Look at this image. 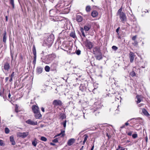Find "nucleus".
Wrapping results in <instances>:
<instances>
[{
  "instance_id": "f257e3e1",
  "label": "nucleus",
  "mask_w": 150,
  "mask_h": 150,
  "mask_svg": "<svg viewBox=\"0 0 150 150\" xmlns=\"http://www.w3.org/2000/svg\"><path fill=\"white\" fill-rule=\"evenodd\" d=\"M122 7L120 8L118 11L117 14L119 15L120 19L122 23H124L127 20V18L125 14L122 12Z\"/></svg>"
},
{
  "instance_id": "f03ea898",
  "label": "nucleus",
  "mask_w": 150,
  "mask_h": 150,
  "mask_svg": "<svg viewBox=\"0 0 150 150\" xmlns=\"http://www.w3.org/2000/svg\"><path fill=\"white\" fill-rule=\"evenodd\" d=\"M54 39L53 35H50L46 39L44 40V42L47 45L50 46L53 43Z\"/></svg>"
},
{
  "instance_id": "7ed1b4c3",
  "label": "nucleus",
  "mask_w": 150,
  "mask_h": 150,
  "mask_svg": "<svg viewBox=\"0 0 150 150\" xmlns=\"http://www.w3.org/2000/svg\"><path fill=\"white\" fill-rule=\"evenodd\" d=\"M2 69L4 73L6 75H7V72H8L11 68L10 64L8 62L4 63L2 67Z\"/></svg>"
},
{
  "instance_id": "20e7f679",
  "label": "nucleus",
  "mask_w": 150,
  "mask_h": 150,
  "mask_svg": "<svg viewBox=\"0 0 150 150\" xmlns=\"http://www.w3.org/2000/svg\"><path fill=\"white\" fill-rule=\"evenodd\" d=\"M62 103L61 101L59 100H55L52 103V104L54 107H56L57 106H61L62 105Z\"/></svg>"
},
{
  "instance_id": "39448f33",
  "label": "nucleus",
  "mask_w": 150,
  "mask_h": 150,
  "mask_svg": "<svg viewBox=\"0 0 150 150\" xmlns=\"http://www.w3.org/2000/svg\"><path fill=\"white\" fill-rule=\"evenodd\" d=\"M29 134L28 132H19L17 133V136L18 137H21L22 138L26 137Z\"/></svg>"
},
{
  "instance_id": "423d86ee",
  "label": "nucleus",
  "mask_w": 150,
  "mask_h": 150,
  "mask_svg": "<svg viewBox=\"0 0 150 150\" xmlns=\"http://www.w3.org/2000/svg\"><path fill=\"white\" fill-rule=\"evenodd\" d=\"M93 54L95 55H97L99 54H100L101 52L99 47L96 46L94 47L93 49Z\"/></svg>"
},
{
  "instance_id": "0eeeda50",
  "label": "nucleus",
  "mask_w": 150,
  "mask_h": 150,
  "mask_svg": "<svg viewBox=\"0 0 150 150\" xmlns=\"http://www.w3.org/2000/svg\"><path fill=\"white\" fill-rule=\"evenodd\" d=\"M26 122L28 124L33 125H38L37 122L36 121L34 122L30 119H29L26 121Z\"/></svg>"
},
{
  "instance_id": "6e6552de",
  "label": "nucleus",
  "mask_w": 150,
  "mask_h": 150,
  "mask_svg": "<svg viewBox=\"0 0 150 150\" xmlns=\"http://www.w3.org/2000/svg\"><path fill=\"white\" fill-rule=\"evenodd\" d=\"M134 54L132 52H130L129 53V57L131 62L132 63L133 62L134 59Z\"/></svg>"
},
{
  "instance_id": "1a4fd4ad",
  "label": "nucleus",
  "mask_w": 150,
  "mask_h": 150,
  "mask_svg": "<svg viewBox=\"0 0 150 150\" xmlns=\"http://www.w3.org/2000/svg\"><path fill=\"white\" fill-rule=\"evenodd\" d=\"M32 109L34 113H36L40 111L39 107L37 105H33L32 107Z\"/></svg>"
},
{
  "instance_id": "9d476101",
  "label": "nucleus",
  "mask_w": 150,
  "mask_h": 150,
  "mask_svg": "<svg viewBox=\"0 0 150 150\" xmlns=\"http://www.w3.org/2000/svg\"><path fill=\"white\" fill-rule=\"evenodd\" d=\"M34 116L37 119H40L42 117V115L41 114L40 111L34 113Z\"/></svg>"
},
{
  "instance_id": "9b49d317",
  "label": "nucleus",
  "mask_w": 150,
  "mask_h": 150,
  "mask_svg": "<svg viewBox=\"0 0 150 150\" xmlns=\"http://www.w3.org/2000/svg\"><path fill=\"white\" fill-rule=\"evenodd\" d=\"M75 139L73 138H71L67 142V144L69 146L71 145L74 142Z\"/></svg>"
},
{
  "instance_id": "f8f14e48",
  "label": "nucleus",
  "mask_w": 150,
  "mask_h": 150,
  "mask_svg": "<svg viewBox=\"0 0 150 150\" xmlns=\"http://www.w3.org/2000/svg\"><path fill=\"white\" fill-rule=\"evenodd\" d=\"M52 20L54 21H63V18L60 17H55L52 19Z\"/></svg>"
},
{
  "instance_id": "ddd939ff",
  "label": "nucleus",
  "mask_w": 150,
  "mask_h": 150,
  "mask_svg": "<svg viewBox=\"0 0 150 150\" xmlns=\"http://www.w3.org/2000/svg\"><path fill=\"white\" fill-rule=\"evenodd\" d=\"M93 46V45L92 42L89 41L87 42L86 44V46L89 49H91Z\"/></svg>"
},
{
  "instance_id": "4468645a",
  "label": "nucleus",
  "mask_w": 150,
  "mask_h": 150,
  "mask_svg": "<svg viewBox=\"0 0 150 150\" xmlns=\"http://www.w3.org/2000/svg\"><path fill=\"white\" fill-rule=\"evenodd\" d=\"M142 113L145 115L147 116H149L150 115L148 113L147 110L144 108L142 109Z\"/></svg>"
},
{
  "instance_id": "2eb2a0df",
  "label": "nucleus",
  "mask_w": 150,
  "mask_h": 150,
  "mask_svg": "<svg viewBox=\"0 0 150 150\" xmlns=\"http://www.w3.org/2000/svg\"><path fill=\"white\" fill-rule=\"evenodd\" d=\"M95 57L97 60H99L102 59L103 58L102 53H101L100 54H97V55H96L95 56Z\"/></svg>"
},
{
  "instance_id": "dca6fc26",
  "label": "nucleus",
  "mask_w": 150,
  "mask_h": 150,
  "mask_svg": "<svg viewBox=\"0 0 150 150\" xmlns=\"http://www.w3.org/2000/svg\"><path fill=\"white\" fill-rule=\"evenodd\" d=\"M43 69V68L40 67H38L36 69V72L38 74H40L42 72Z\"/></svg>"
},
{
  "instance_id": "f3484780",
  "label": "nucleus",
  "mask_w": 150,
  "mask_h": 150,
  "mask_svg": "<svg viewBox=\"0 0 150 150\" xmlns=\"http://www.w3.org/2000/svg\"><path fill=\"white\" fill-rule=\"evenodd\" d=\"M76 20L78 22H80L82 21L83 18L81 16L78 15L76 16Z\"/></svg>"
},
{
  "instance_id": "a211bd4d",
  "label": "nucleus",
  "mask_w": 150,
  "mask_h": 150,
  "mask_svg": "<svg viewBox=\"0 0 150 150\" xmlns=\"http://www.w3.org/2000/svg\"><path fill=\"white\" fill-rule=\"evenodd\" d=\"M10 141L11 143V144L12 145H15L16 144L15 142L14 139L13 137L11 136L10 137Z\"/></svg>"
},
{
  "instance_id": "6ab92c4d",
  "label": "nucleus",
  "mask_w": 150,
  "mask_h": 150,
  "mask_svg": "<svg viewBox=\"0 0 150 150\" xmlns=\"http://www.w3.org/2000/svg\"><path fill=\"white\" fill-rule=\"evenodd\" d=\"M91 28V25H88L84 26V29L85 31H87L90 30Z\"/></svg>"
},
{
  "instance_id": "aec40b11",
  "label": "nucleus",
  "mask_w": 150,
  "mask_h": 150,
  "mask_svg": "<svg viewBox=\"0 0 150 150\" xmlns=\"http://www.w3.org/2000/svg\"><path fill=\"white\" fill-rule=\"evenodd\" d=\"M64 132L65 131L64 130H61V132L57 135H56L54 137L59 136H61V137H63L64 135Z\"/></svg>"
},
{
  "instance_id": "412c9836",
  "label": "nucleus",
  "mask_w": 150,
  "mask_h": 150,
  "mask_svg": "<svg viewBox=\"0 0 150 150\" xmlns=\"http://www.w3.org/2000/svg\"><path fill=\"white\" fill-rule=\"evenodd\" d=\"M6 31H5L4 32L3 34V41L4 42L6 43Z\"/></svg>"
},
{
  "instance_id": "4be33fe9",
  "label": "nucleus",
  "mask_w": 150,
  "mask_h": 150,
  "mask_svg": "<svg viewBox=\"0 0 150 150\" xmlns=\"http://www.w3.org/2000/svg\"><path fill=\"white\" fill-rule=\"evenodd\" d=\"M98 15V12L96 11H94L91 13V16L93 17H96Z\"/></svg>"
},
{
  "instance_id": "5701e85b",
  "label": "nucleus",
  "mask_w": 150,
  "mask_h": 150,
  "mask_svg": "<svg viewBox=\"0 0 150 150\" xmlns=\"http://www.w3.org/2000/svg\"><path fill=\"white\" fill-rule=\"evenodd\" d=\"M52 69V70H56L57 68V64L55 63H53L50 67Z\"/></svg>"
},
{
  "instance_id": "b1692460",
  "label": "nucleus",
  "mask_w": 150,
  "mask_h": 150,
  "mask_svg": "<svg viewBox=\"0 0 150 150\" xmlns=\"http://www.w3.org/2000/svg\"><path fill=\"white\" fill-rule=\"evenodd\" d=\"M32 51L34 56H36V52L35 47V45H33V46Z\"/></svg>"
},
{
  "instance_id": "393cba45",
  "label": "nucleus",
  "mask_w": 150,
  "mask_h": 150,
  "mask_svg": "<svg viewBox=\"0 0 150 150\" xmlns=\"http://www.w3.org/2000/svg\"><path fill=\"white\" fill-rule=\"evenodd\" d=\"M80 90L82 91H83L86 89V87L84 86L83 84H81L79 87Z\"/></svg>"
},
{
  "instance_id": "a878e982",
  "label": "nucleus",
  "mask_w": 150,
  "mask_h": 150,
  "mask_svg": "<svg viewBox=\"0 0 150 150\" xmlns=\"http://www.w3.org/2000/svg\"><path fill=\"white\" fill-rule=\"evenodd\" d=\"M10 3L11 4L13 8H14V0H9Z\"/></svg>"
},
{
  "instance_id": "bb28decb",
  "label": "nucleus",
  "mask_w": 150,
  "mask_h": 150,
  "mask_svg": "<svg viewBox=\"0 0 150 150\" xmlns=\"http://www.w3.org/2000/svg\"><path fill=\"white\" fill-rule=\"evenodd\" d=\"M137 103H140L141 101V98L139 96H137Z\"/></svg>"
},
{
  "instance_id": "cd10ccee",
  "label": "nucleus",
  "mask_w": 150,
  "mask_h": 150,
  "mask_svg": "<svg viewBox=\"0 0 150 150\" xmlns=\"http://www.w3.org/2000/svg\"><path fill=\"white\" fill-rule=\"evenodd\" d=\"M50 67L48 66H46L45 68V69L47 72H49L50 71Z\"/></svg>"
},
{
  "instance_id": "c85d7f7f",
  "label": "nucleus",
  "mask_w": 150,
  "mask_h": 150,
  "mask_svg": "<svg viewBox=\"0 0 150 150\" xmlns=\"http://www.w3.org/2000/svg\"><path fill=\"white\" fill-rule=\"evenodd\" d=\"M132 119H135V120H138L139 119V118H132V119H131L130 120H129L127 122H126L125 123V125H126V126H128L129 125V123L128 122V121H129L130 120H132Z\"/></svg>"
},
{
  "instance_id": "c756f323",
  "label": "nucleus",
  "mask_w": 150,
  "mask_h": 150,
  "mask_svg": "<svg viewBox=\"0 0 150 150\" xmlns=\"http://www.w3.org/2000/svg\"><path fill=\"white\" fill-rule=\"evenodd\" d=\"M14 72H13L12 73V74L11 75V78H10L9 79V81L10 82H11L13 80V78L14 76Z\"/></svg>"
},
{
  "instance_id": "7c9ffc66",
  "label": "nucleus",
  "mask_w": 150,
  "mask_h": 150,
  "mask_svg": "<svg viewBox=\"0 0 150 150\" xmlns=\"http://www.w3.org/2000/svg\"><path fill=\"white\" fill-rule=\"evenodd\" d=\"M49 12L50 16H53L54 15L53 14V13L55 12V11L53 10H50Z\"/></svg>"
},
{
  "instance_id": "2f4dec72",
  "label": "nucleus",
  "mask_w": 150,
  "mask_h": 150,
  "mask_svg": "<svg viewBox=\"0 0 150 150\" xmlns=\"http://www.w3.org/2000/svg\"><path fill=\"white\" fill-rule=\"evenodd\" d=\"M40 140L42 141L46 142L47 140V138L44 137H41L40 138Z\"/></svg>"
},
{
  "instance_id": "473e14b6",
  "label": "nucleus",
  "mask_w": 150,
  "mask_h": 150,
  "mask_svg": "<svg viewBox=\"0 0 150 150\" xmlns=\"http://www.w3.org/2000/svg\"><path fill=\"white\" fill-rule=\"evenodd\" d=\"M70 36L74 38L76 37L75 34L74 33L71 32L70 34Z\"/></svg>"
},
{
  "instance_id": "72a5a7b5",
  "label": "nucleus",
  "mask_w": 150,
  "mask_h": 150,
  "mask_svg": "<svg viewBox=\"0 0 150 150\" xmlns=\"http://www.w3.org/2000/svg\"><path fill=\"white\" fill-rule=\"evenodd\" d=\"M37 142L35 140H34V141L32 142V144L34 146H36L37 145Z\"/></svg>"
},
{
  "instance_id": "f704fd0d",
  "label": "nucleus",
  "mask_w": 150,
  "mask_h": 150,
  "mask_svg": "<svg viewBox=\"0 0 150 150\" xmlns=\"http://www.w3.org/2000/svg\"><path fill=\"white\" fill-rule=\"evenodd\" d=\"M86 11L87 12H89L91 10V7L90 6H87L86 7Z\"/></svg>"
},
{
  "instance_id": "c9c22d12",
  "label": "nucleus",
  "mask_w": 150,
  "mask_h": 150,
  "mask_svg": "<svg viewBox=\"0 0 150 150\" xmlns=\"http://www.w3.org/2000/svg\"><path fill=\"white\" fill-rule=\"evenodd\" d=\"M83 137H84V140L86 141L88 137V136L87 134H85L83 135Z\"/></svg>"
},
{
  "instance_id": "e433bc0d",
  "label": "nucleus",
  "mask_w": 150,
  "mask_h": 150,
  "mask_svg": "<svg viewBox=\"0 0 150 150\" xmlns=\"http://www.w3.org/2000/svg\"><path fill=\"white\" fill-rule=\"evenodd\" d=\"M66 118L65 115L64 114H62L61 115L60 118L63 120Z\"/></svg>"
},
{
  "instance_id": "4c0bfd02",
  "label": "nucleus",
  "mask_w": 150,
  "mask_h": 150,
  "mask_svg": "<svg viewBox=\"0 0 150 150\" xmlns=\"http://www.w3.org/2000/svg\"><path fill=\"white\" fill-rule=\"evenodd\" d=\"M36 59V56H34V59L33 62V64L34 65L35 64Z\"/></svg>"
},
{
  "instance_id": "58836bf2",
  "label": "nucleus",
  "mask_w": 150,
  "mask_h": 150,
  "mask_svg": "<svg viewBox=\"0 0 150 150\" xmlns=\"http://www.w3.org/2000/svg\"><path fill=\"white\" fill-rule=\"evenodd\" d=\"M130 75L132 76H134L136 75V74L134 71H132L130 73Z\"/></svg>"
},
{
  "instance_id": "ea45409f",
  "label": "nucleus",
  "mask_w": 150,
  "mask_h": 150,
  "mask_svg": "<svg viewBox=\"0 0 150 150\" xmlns=\"http://www.w3.org/2000/svg\"><path fill=\"white\" fill-rule=\"evenodd\" d=\"M112 48V49L115 51H116L118 49L117 47L115 46H113Z\"/></svg>"
},
{
  "instance_id": "a19ab883",
  "label": "nucleus",
  "mask_w": 150,
  "mask_h": 150,
  "mask_svg": "<svg viewBox=\"0 0 150 150\" xmlns=\"http://www.w3.org/2000/svg\"><path fill=\"white\" fill-rule=\"evenodd\" d=\"M132 44L134 46H136L138 45V42L136 40L134 41V42Z\"/></svg>"
},
{
  "instance_id": "79ce46f5",
  "label": "nucleus",
  "mask_w": 150,
  "mask_h": 150,
  "mask_svg": "<svg viewBox=\"0 0 150 150\" xmlns=\"http://www.w3.org/2000/svg\"><path fill=\"white\" fill-rule=\"evenodd\" d=\"M5 132L6 134H8L9 132V130L8 128L6 127L5 129Z\"/></svg>"
},
{
  "instance_id": "37998d69",
  "label": "nucleus",
  "mask_w": 150,
  "mask_h": 150,
  "mask_svg": "<svg viewBox=\"0 0 150 150\" xmlns=\"http://www.w3.org/2000/svg\"><path fill=\"white\" fill-rule=\"evenodd\" d=\"M81 51L78 50L76 51V53L78 55H79L81 54Z\"/></svg>"
},
{
  "instance_id": "c03bdc74",
  "label": "nucleus",
  "mask_w": 150,
  "mask_h": 150,
  "mask_svg": "<svg viewBox=\"0 0 150 150\" xmlns=\"http://www.w3.org/2000/svg\"><path fill=\"white\" fill-rule=\"evenodd\" d=\"M81 32L82 33V35L84 37H85V34H84V32H83V29H81Z\"/></svg>"
},
{
  "instance_id": "a18cd8bd",
  "label": "nucleus",
  "mask_w": 150,
  "mask_h": 150,
  "mask_svg": "<svg viewBox=\"0 0 150 150\" xmlns=\"http://www.w3.org/2000/svg\"><path fill=\"white\" fill-rule=\"evenodd\" d=\"M137 134H133L132 135V137L134 138H137Z\"/></svg>"
},
{
  "instance_id": "49530a36",
  "label": "nucleus",
  "mask_w": 150,
  "mask_h": 150,
  "mask_svg": "<svg viewBox=\"0 0 150 150\" xmlns=\"http://www.w3.org/2000/svg\"><path fill=\"white\" fill-rule=\"evenodd\" d=\"M52 142L54 143H57L58 142V139L57 138H55L52 140Z\"/></svg>"
},
{
  "instance_id": "de8ad7c7",
  "label": "nucleus",
  "mask_w": 150,
  "mask_h": 150,
  "mask_svg": "<svg viewBox=\"0 0 150 150\" xmlns=\"http://www.w3.org/2000/svg\"><path fill=\"white\" fill-rule=\"evenodd\" d=\"M14 54V52H12L11 51V57L12 59V61L13 60V55Z\"/></svg>"
},
{
  "instance_id": "09e8293b",
  "label": "nucleus",
  "mask_w": 150,
  "mask_h": 150,
  "mask_svg": "<svg viewBox=\"0 0 150 150\" xmlns=\"http://www.w3.org/2000/svg\"><path fill=\"white\" fill-rule=\"evenodd\" d=\"M136 38H137L136 35L132 37V40L133 41H136L135 40Z\"/></svg>"
},
{
  "instance_id": "8fccbe9b",
  "label": "nucleus",
  "mask_w": 150,
  "mask_h": 150,
  "mask_svg": "<svg viewBox=\"0 0 150 150\" xmlns=\"http://www.w3.org/2000/svg\"><path fill=\"white\" fill-rule=\"evenodd\" d=\"M67 121L65 120L63 123L64 127L65 128L66 127Z\"/></svg>"
},
{
  "instance_id": "3c124183",
  "label": "nucleus",
  "mask_w": 150,
  "mask_h": 150,
  "mask_svg": "<svg viewBox=\"0 0 150 150\" xmlns=\"http://www.w3.org/2000/svg\"><path fill=\"white\" fill-rule=\"evenodd\" d=\"M0 145L1 146H4L3 141L2 140H0Z\"/></svg>"
},
{
  "instance_id": "603ef678",
  "label": "nucleus",
  "mask_w": 150,
  "mask_h": 150,
  "mask_svg": "<svg viewBox=\"0 0 150 150\" xmlns=\"http://www.w3.org/2000/svg\"><path fill=\"white\" fill-rule=\"evenodd\" d=\"M120 28V27H119L116 30V32L118 34H119L118 32Z\"/></svg>"
},
{
  "instance_id": "864d4df0",
  "label": "nucleus",
  "mask_w": 150,
  "mask_h": 150,
  "mask_svg": "<svg viewBox=\"0 0 150 150\" xmlns=\"http://www.w3.org/2000/svg\"><path fill=\"white\" fill-rule=\"evenodd\" d=\"M132 132L131 131L127 133V134L129 136H131L132 134Z\"/></svg>"
},
{
  "instance_id": "5fc2aeb1",
  "label": "nucleus",
  "mask_w": 150,
  "mask_h": 150,
  "mask_svg": "<svg viewBox=\"0 0 150 150\" xmlns=\"http://www.w3.org/2000/svg\"><path fill=\"white\" fill-rule=\"evenodd\" d=\"M41 109L42 111L43 112H45V109H44V108L43 107H42L41 108Z\"/></svg>"
},
{
  "instance_id": "6e6d98bb",
  "label": "nucleus",
  "mask_w": 150,
  "mask_h": 150,
  "mask_svg": "<svg viewBox=\"0 0 150 150\" xmlns=\"http://www.w3.org/2000/svg\"><path fill=\"white\" fill-rule=\"evenodd\" d=\"M8 79H9V77H6V78L5 79L6 82L8 80Z\"/></svg>"
},
{
  "instance_id": "4d7b16f0",
  "label": "nucleus",
  "mask_w": 150,
  "mask_h": 150,
  "mask_svg": "<svg viewBox=\"0 0 150 150\" xmlns=\"http://www.w3.org/2000/svg\"><path fill=\"white\" fill-rule=\"evenodd\" d=\"M50 144L51 145H53V146H55V144L52 143H50Z\"/></svg>"
},
{
  "instance_id": "13d9d810",
  "label": "nucleus",
  "mask_w": 150,
  "mask_h": 150,
  "mask_svg": "<svg viewBox=\"0 0 150 150\" xmlns=\"http://www.w3.org/2000/svg\"><path fill=\"white\" fill-rule=\"evenodd\" d=\"M94 148V145L93 144V145L92 146L91 148V150H93Z\"/></svg>"
},
{
  "instance_id": "bf43d9fd",
  "label": "nucleus",
  "mask_w": 150,
  "mask_h": 150,
  "mask_svg": "<svg viewBox=\"0 0 150 150\" xmlns=\"http://www.w3.org/2000/svg\"><path fill=\"white\" fill-rule=\"evenodd\" d=\"M125 125H122L120 127L121 128H124L125 127Z\"/></svg>"
},
{
  "instance_id": "052dcab7",
  "label": "nucleus",
  "mask_w": 150,
  "mask_h": 150,
  "mask_svg": "<svg viewBox=\"0 0 150 150\" xmlns=\"http://www.w3.org/2000/svg\"><path fill=\"white\" fill-rule=\"evenodd\" d=\"M11 96V94L10 93H9L8 95V97L9 98H10Z\"/></svg>"
},
{
  "instance_id": "680f3d73",
  "label": "nucleus",
  "mask_w": 150,
  "mask_h": 150,
  "mask_svg": "<svg viewBox=\"0 0 150 150\" xmlns=\"http://www.w3.org/2000/svg\"><path fill=\"white\" fill-rule=\"evenodd\" d=\"M86 141H85V140H83V145H84L85 144V143L86 142Z\"/></svg>"
},
{
  "instance_id": "e2e57ef3",
  "label": "nucleus",
  "mask_w": 150,
  "mask_h": 150,
  "mask_svg": "<svg viewBox=\"0 0 150 150\" xmlns=\"http://www.w3.org/2000/svg\"><path fill=\"white\" fill-rule=\"evenodd\" d=\"M84 147V146H82L81 148L80 149V150H83V148Z\"/></svg>"
},
{
  "instance_id": "0e129e2a",
  "label": "nucleus",
  "mask_w": 150,
  "mask_h": 150,
  "mask_svg": "<svg viewBox=\"0 0 150 150\" xmlns=\"http://www.w3.org/2000/svg\"><path fill=\"white\" fill-rule=\"evenodd\" d=\"M6 21H8V17L7 16H6Z\"/></svg>"
},
{
  "instance_id": "69168bd1",
  "label": "nucleus",
  "mask_w": 150,
  "mask_h": 150,
  "mask_svg": "<svg viewBox=\"0 0 150 150\" xmlns=\"http://www.w3.org/2000/svg\"><path fill=\"white\" fill-rule=\"evenodd\" d=\"M15 111H16V112H18V110H17V108H16V109H15Z\"/></svg>"
},
{
  "instance_id": "338daca9",
  "label": "nucleus",
  "mask_w": 150,
  "mask_h": 150,
  "mask_svg": "<svg viewBox=\"0 0 150 150\" xmlns=\"http://www.w3.org/2000/svg\"><path fill=\"white\" fill-rule=\"evenodd\" d=\"M143 105V104H139L138 105H139V107H141V106L142 105Z\"/></svg>"
},
{
  "instance_id": "774afa93",
  "label": "nucleus",
  "mask_w": 150,
  "mask_h": 150,
  "mask_svg": "<svg viewBox=\"0 0 150 150\" xmlns=\"http://www.w3.org/2000/svg\"><path fill=\"white\" fill-rule=\"evenodd\" d=\"M146 11H144V12L145 13L146 12H148V11L147 10H145Z\"/></svg>"
}]
</instances>
